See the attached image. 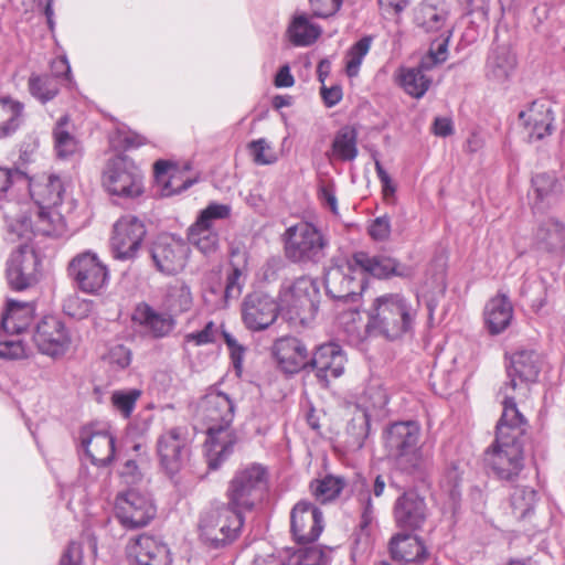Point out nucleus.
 I'll return each mask as SVG.
<instances>
[{
    "label": "nucleus",
    "instance_id": "obj_1",
    "mask_svg": "<svg viewBox=\"0 0 565 565\" xmlns=\"http://www.w3.org/2000/svg\"><path fill=\"white\" fill-rule=\"evenodd\" d=\"M70 189V180L43 174L30 181V198H0L3 220H9V237H63L77 231L81 227L78 204Z\"/></svg>",
    "mask_w": 565,
    "mask_h": 565
},
{
    "label": "nucleus",
    "instance_id": "obj_2",
    "mask_svg": "<svg viewBox=\"0 0 565 565\" xmlns=\"http://www.w3.org/2000/svg\"><path fill=\"white\" fill-rule=\"evenodd\" d=\"M235 416L233 399L210 387L195 406V417L206 425L205 457L211 470L218 469L233 454L237 436L231 425Z\"/></svg>",
    "mask_w": 565,
    "mask_h": 565
},
{
    "label": "nucleus",
    "instance_id": "obj_3",
    "mask_svg": "<svg viewBox=\"0 0 565 565\" xmlns=\"http://www.w3.org/2000/svg\"><path fill=\"white\" fill-rule=\"evenodd\" d=\"M526 420L511 397H505L504 409L497 424L495 440L486 452V462L503 480L518 476L523 467V443Z\"/></svg>",
    "mask_w": 565,
    "mask_h": 565
},
{
    "label": "nucleus",
    "instance_id": "obj_4",
    "mask_svg": "<svg viewBox=\"0 0 565 565\" xmlns=\"http://www.w3.org/2000/svg\"><path fill=\"white\" fill-rule=\"evenodd\" d=\"M417 308L418 302L414 305L401 292L381 295L369 309L366 331L387 340H397L413 331Z\"/></svg>",
    "mask_w": 565,
    "mask_h": 565
},
{
    "label": "nucleus",
    "instance_id": "obj_5",
    "mask_svg": "<svg viewBox=\"0 0 565 565\" xmlns=\"http://www.w3.org/2000/svg\"><path fill=\"white\" fill-rule=\"evenodd\" d=\"M420 436V425L415 420L395 422L383 434L384 448L395 468L415 478H422L429 468V459L419 446Z\"/></svg>",
    "mask_w": 565,
    "mask_h": 565
},
{
    "label": "nucleus",
    "instance_id": "obj_6",
    "mask_svg": "<svg viewBox=\"0 0 565 565\" xmlns=\"http://www.w3.org/2000/svg\"><path fill=\"white\" fill-rule=\"evenodd\" d=\"M285 257L292 264L320 263L327 255V235L310 222H299L287 227L281 235Z\"/></svg>",
    "mask_w": 565,
    "mask_h": 565
},
{
    "label": "nucleus",
    "instance_id": "obj_7",
    "mask_svg": "<svg viewBox=\"0 0 565 565\" xmlns=\"http://www.w3.org/2000/svg\"><path fill=\"white\" fill-rule=\"evenodd\" d=\"M320 290L318 281L301 276L285 282L279 291V309L289 320L301 324L313 319L319 306Z\"/></svg>",
    "mask_w": 565,
    "mask_h": 565
},
{
    "label": "nucleus",
    "instance_id": "obj_8",
    "mask_svg": "<svg viewBox=\"0 0 565 565\" xmlns=\"http://www.w3.org/2000/svg\"><path fill=\"white\" fill-rule=\"evenodd\" d=\"M243 524L242 511L231 503L211 505L200 516V536L211 546L218 547L236 540Z\"/></svg>",
    "mask_w": 565,
    "mask_h": 565
},
{
    "label": "nucleus",
    "instance_id": "obj_9",
    "mask_svg": "<svg viewBox=\"0 0 565 565\" xmlns=\"http://www.w3.org/2000/svg\"><path fill=\"white\" fill-rule=\"evenodd\" d=\"M230 204L211 202L198 213L195 222L188 228L189 244L206 256L214 255L220 248L221 235L218 221L230 218Z\"/></svg>",
    "mask_w": 565,
    "mask_h": 565
},
{
    "label": "nucleus",
    "instance_id": "obj_10",
    "mask_svg": "<svg viewBox=\"0 0 565 565\" xmlns=\"http://www.w3.org/2000/svg\"><path fill=\"white\" fill-rule=\"evenodd\" d=\"M33 237L10 238L9 220H4V239L9 243L18 244V248L11 253L8 259L6 270L8 284L13 290H24L38 281L40 262L35 252L29 246Z\"/></svg>",
    "mask_w": 565,
    "mask_h": 565
},
{
    "label": "nucleus",
    "instance_id": "obj_11",
    "mask_svg": "<svg viewBox=\"0 0 565 565\" xmlns=\"http://www.w3.org/2000/svg\"><path fill=\"white\" fill-rule=\"evenodd\" d=\"M328 296L343 302H355L366 287L361 268L354 264V256L337 262L324 275Z\"/></svg>",
    "mask_w": 565,
    "mask_h": 565
},
{
    "label": "nucleus",
    "instance_id": "obj_12",
    "mask_svg": "<svg viewBox=\"0 0 565 565\" xmlns=\"http://www.w3.org/2000/svg\"><path fill=\"white\" fill-rule=\"evenodd\" d=\"M267 489V471L258 463L246 466L234 475L227 489L228 503L239 511L252 510Z\"/></svg>",
    "mask_w": 565,
    "mask_h": 565
},
{
    "label": "nucleus",
    "instance_id": "obj_13",
    "mask_svg": "<svg viewBox=\"0 0 565 565\" xmlns=\"http://www.w3.org/2000/svg\"><path fill=\"white\" fill-rule=\"evenodd\" d=\"M103 185L113 195L135 198L142 192V175L134 160L119 154L107 161L103 171Z\"/></svg>",
    "mask_w": 565,
    "mask_h": 565
},
{
    "label": "nucleus",
    "instance_id": "obj_14",
    "mask_svg": "<svg viewBox=\"0 0 565 565\" xmlns=\"http://www.w3.org/2000/svg\"><path fill=\"white\" fill-rule=\"evenodd\" d=\"M68 273L77 287L86 294H97L109 279L107 266L90 250L76 255L70 262Z\"/></svg>",
    "mask_w": 565,
    "mask_h": 565
},
{
    "label": "nucleus",
    "instance_id": "obj_15",
    "mask_svg": "<svg viewBox=\"0 0 565 565\" xmlns=\"http://www.w3.org/2000/svg\"><path fill=\"white\" fill-rule=\"evenodd\" d=\"M157 452L166 472L173 477L178 473L190 455V438L185 427H173L160 435Z\"/></svg>",
    "mask_w": 565,
    "mask_h": 565
},
{
    "label": "nucleus",
    "instance_id": "obj_16",
    "mask_svg": "<svg viewBox=\"0 0 565 565\" xmlns=\"http://www.w3.org/2000/svg\"><path fill=\"white\" fill-rule=\"evenodd\" d=\"M540 369L537 355L533 351L522 350L513 353L510 363L507 366L509 381L500 388V395L503 397L504 406L505 397H511L515 404V395L511 392L525 391L526 384L537 379Z\"/></svg>",
    "mask_w": 565,
    "mask_h": 565
},
{
    "label": "nucleus",
    "instance_id": "obj_17",
    "mask_svg": "<svg viewBox=\"0 0 565 565\" xmlns=\"http://www.w3.org/2000/svg\"><path fill=\"white\" fill-rule=\"evenodd\" d=\"M115 509L120 523L128 529L145 526L156 515L152 500L135 489L119 493Z\"/></svg>",
    "mask_w": 565,
    "mask_h": 565
},
{
    "label": "nucleus",
    "instance_id": "obj_18",
    "mask_svg": "<svg viewBox=\"0 0 565 565\" xmlns=\"http://www.w3.org/2000/svg\"><path fill=\"white\" fill-rule=\"evenodd\" d=\"M146 235L145 224L134 215L120 217L114 225L111 248L115 258L128 260L136 257Z\"/></svg>",
    "mask_w": 565,
    "mask_h": 565
},
{
    "label": "nucleus",
    "instance_id": "obj_19",
    "mask_svg": "<svg viewBox=\"0 0 565 565\" xmlns=\"http://www.w3.org/2000/svg\"><path fill=\"white\" fill-rule=\"evenodd\" d=\"M39 352L58 358L68 350L71 335L65 324L56 317H44L35 327L32 335Z\"/></svg>",
    "mask_w": 565,
    "mask_h": 565
},
{
    "label": "nucleus",
    "instance_id": "obj_20",
    "mask_svg": "<svg viewBox=\"0 0 565 565\" xmlns=\"http://www.w3.org/2000/svg\"><path fill=\"white\" fill-rule=\"evenodd\" d=\"M324 527L322 512L313 503L301 500L290 511V532L299 544L315 542Z\"/></svg>",
    "mask_w": 565,
    "mask_h": 565
},
{
    "label": "nucleus",
    "instance_id": "obj_21",
    "mask_svg": "<svg viewBox=\"0 0 565 565\" xmlns=\"http://www.w3.org/2000/svg\"><path fill=\"white\" fill-rule=\"evenodd\" d=\"M347 354L341 345L334 342L319 345L310 358L309 366L312 369L318 382L327 387L331 381L343 375Z\"/></svg>",
    "mask_w": 565,
    "mask_h": 565
},
{
    "label": "nucleus",
    "instance_id": "obj_22",
    "mask_svg": "<svg viewBox=\"0 0 565 565\" xmlns=\"http://www.w3.org/2000/svg\"><path fill=\"white\" fill-rule=\"evenodd\" d=\"M189 252V246L182 239L162 235L153 243L151 257L160 273L175 275L184 268Z\"/></svg>",
    "mask_w": 565,
    "mask_h": 565
},
{
    "label": "nucleus",
    "instance_id": "obj_23",
    "mask_svg": "<svg viewBox=\"0 0 565 565\" xmlns=\"http://www.w3.org/2000/svg\"><path fill=\"white\" fill-rule=\"evenodd\" d=\"M130 565H171L168 545L158 537L141 534L131 539L126 546Z\"/></svg>",
    "mask_w": 565,
    "mask_h": 565
},
{
    "label": "nucleus",
    "instance_id": "obj_24",
    "mask_svg": "<svg viewBox=\"0 0 565 565\" xmlns=\"http://www.w3.org/2000/svg\"><path fill=\"white\" fill-rule=\"evenodd\" d=\"M81 448L93 465L108 466L115 458V436L106 429L85 426L78 436Z\"/></svg>",
    "mask_w": 565,
    "mask_h": 565
},
{
    "label": "nucleus",
    "instance_id": "obj_25",
    "mask_svg": "<svg viewBox=\"0 0 565 565\" xmlns=\"http://www.w3.org/2000/svg\"><path fill=\"white\" fill-rule=\"evenodd\" d=\"M278 310H280L279 303L271 297L263 294H252L243 302V321L249 330H264L275 322Z\"/></svg>",
    "mask_w": 565,
    "mask_h": 565
},
{
    "label": "nucleus",
    "instance_id": "obj_26",
    "mask_svg": "<svg viewBox=\"0 0 565 565\" xmlns=\"http://www.w3.org/2000/svg\"><path fill=\"white\" fill-rule=\"evenodd\" d=\"M273 355L278 366L288 374L298 373L310 363L307 347L294 337L278 339L273 345Z\"/></svg>",
    "mask_w": 565,
    "mask_h": 565
},
{
    "label": "nucleus",
    "instance_id": "obj_27",
    "mask_svg": "<svg viewBox=\"0 0 565 565\" xmlns=\"http://www.w3.org/2000/svg\"><path fill=\"white\" fill-rule=\"evenodd\" d=\"M354 264H358L362 270V275L376 278H388L391 276L408 278L413 275L412 267L401 264L393 257L388 256H370L367 253L358 252L353 254Z\"/></svg>",
    "mask_w": 565,
    "mask_h": 565
},
{
    "label": "nucleus",
    "instance_id": "obj_28",
    "mask_svg": "<svg viewBox=\"0 0 565 565\" xmlns=\"http://www.w3.org/2000/svg\"><path fill=\"white\" fill-rule=\"evenodd\" d=\"M218 337H222L230 350L232 363L236 370L242 366L245 349L241 345L237 340L227 331L223 329L222 323L215 321H209L204 328L200 331L190 332L184 335L186 343L194 344L196 347L206 345L216 342Z\"/></svg>",
    "mask_w": 565,
    "mask_h": 565
},
{
    "label": "nucleus",
    "instance_id": "obj_29",
    "mask_svg": "<svg viewBox=\"0 0 565 565\" xmlns=\"http://www.w3.org/2000/svg\"><path fill=\"white\" fill-rule=\"evenodd\" d=\"M426 510V503L422 497L414 491L405 492L395 502L394 519L401 529L418 530L425 523Z\"/></svg>",
    "mask_w": 565,
    "mask_h": 565
},
{
    "label": "nucleus",
    "instance_id": "obj_30",
    "mask_svg": "<svg viewBox=\"0 0 565 565\" xmlns=\"http://www.w3.org/2000/svg\"><path fill=\"white\" fill-rule=\"evenodd\" d=\"M132 321L154 339L168 337L175 327V319L168 312H160L147 302L136 306Z\"/></svg>",
    "mask_w": 565,
    "mask_h": 565
},
{
    "label": "nucleus",
    "instance_id": "obj_31",
    "mask_svg": "<svg viewBox=\"0 0 565 565\" xmlns=\"http://www.w3.org/2000/svg\"><path fill=\"white\" fill-rule=\"evenodd\" d=\"M519 119L531 139L540 140L552 134L554 115L546 100L533 102L526 109L520 111Z\"/></svg>",
    "mask_w": 565,
    "mask_h": 565
},
{
    "label": "nucleus",
    "instance_id": "obj_32",
    "mask_svg": "<svg viewBox=\"0 0 565 565\" xmlns=\"http://www.w3.org/2000/svg\"><path fill=\"white\" fill-rule=\"evenodd\" d=\"M516 57L507 45H494L487 57L486 77L494 84H504L515 72Z\"/></svg>",
    "mask_w": 565,
    "mask_h": 565
},
{
    "label": "nucleus",
    "instance_id": "obj_33",
    "mask_svg": "<svg viewBox=\"0 0 565 565\" xmlns=\"http://www.w3.org/2000/svg\"><path fill=\"white\" fill-rule=\"evenodd\" d=\"M392 558L402 565H422L427 558V551L416 535L396 534L390 542Z\"/></svg>",
    "mask_w": 565,
    "mask_h": 565
},
{
    "label": "nucleus",
    "instance_id": "obj_34",
    "mask_svg": "<svg viewBox=\"0 0 565 565\" xmlns=\"http://www.w3.org/2000/svg\"><path fill=\"white\" fill-rule=\"evenodd\" d=\"M535 245L541 252L565 254V224L556 218L542 222L535 233Z\"/></svg>",
    "mask_w": 565,
    "mask_h": 565
},
{
    "label": "nucleus",
    "instance_id": "obj_35",
    "mask_svg": "<svg viewBox=\"0 0 565 565\" xmlns=\"http://www.w3.org/2000/svg\"><path fill=\"white\" fill-rule=\"evenodd\" d=\"M78 483L92 499L108 500L110 497V471L106 466L92 463L83 468Z\"/></svg>",
    "mask_w": 565,
    "mask_h": 565
},
{
    "label": "nucleus",
    "instance_id": "obj_36",
    "mask_svg": "<svg viewBox=\"0 0 565 565\" xmlns=\"http://www.w3.org/2000/svg\"><path fill=\"white\" fill-rule=\"evenodd\" d=\"M484 322L491 334L503 332L511 323L513 308L508 296L499 294L491 298L484 307Z\"/></svg>",
    "mask_w": 565,
    "mask_h": 565
},
{
    "label": "nucleus",
    "instance_id": "obj_37",
    "mask_svg": "<svg viewBox=\"0 0 565 565\" xmlns=\"http://www.w3.org/2000/svg\"><path fill=\"white\" fill-rule=\"evenodd\" d=\"M448 13L444 0H424L415 11V23L426 32H437L444 28Z\"/></svg>",
    "mask_w": 565,
    "mask_h": 565
},
{
    "label": "nucleus",
    "instance_id": "obj_38",
    "mask_svg": "<svg viewBox=\"0 0 565 565\" xmlns=\"http://www.w3.org/2000/svg\"><path fill=\"white\" fill-rule=\"evenodd\" d=\"M322 29L306 13L295 14L286 34L294 46L306 47L312 45L321 35Z\"/></svg>",
    "mask_w": 565,
    "mask_h": 565
},
{
    "label": "nucleus",
    "instance_id": "obj_39",
    "mask_svg": "<svg viewBox=\"0 0 565 565\" xmlns=\"http://www.w3.org/2000/svg\"><path fill=\"white\" fill-rule=\"evenodd\" d=\"M34 307L30 302H21L8 299L7 307L1 318V326L7 331L20 334L31 323Z\"/></svg>",
    "mask_w": 565,
    "mask_h": 565
},
{
    "label": "nucleus",
    "instance_id": "obj_40",
    "mask_svg": "<svg viewBox=\"0 0 565 565\" xmlns=\"http://www.w3.org/2000/svg\"><path fill=\"white\" fill-rule=\"evenodd\" d=\"M24 121V105L12 97H0V138L13 135Z\"/></svg>",
    "mask_w": 565,
    "mask_h": 565
},
{
    "label": "nucleus",
    "instance_id": "obj_41",
    "mask_svg": "<svg viewBox=\"0 0 565 565\" xmlns=\"http://www.w3.org/2000/svg\"><path fill=\"white\" fill-rule=\"evenodd\" d=\"M67 117H62L54 131V149L57 158L62 160H76L82 154L81 142L67 129Z\"/></svg>",
    "mask_w": 565,
    "mask_h": 565
},
{
    "label": "nucleus",
    "instance_id": "obj_42",
    "mask_svg": "<svg viewBox=\"0 0 565 565\" xmlns=\"http://www.w3.org/2000/svg\"><path fill=\"white\" fill-rule=\"evenodd\" d=\"M396 81L404 92L414 98H422L431 83V79L425 75L422 67L398 68Z\"/></svg>",
    "mask_w": 565,
    "mask_h": 565
},
{
    "label": "nucleus",
    "instance_id": "obj_43",
    "mask_svg": "<svg viewBox=\"0 0 565 565\" xmlns=\"http://www.w3.org/2000/svg\"><path fill=\"white\" fill-rule=\"evenodd\" d=\"M193 305V297L190 287L183 281H175L168 286L163 306L167 312L174 316L188 312Z\"/></svg>",
    "mask_w": 565,
    "mask_h": 565
},
{
    "label": "nucleus",
    "instance_id": "obj_44",
    "mask_svg": "<svg viewBox=\"0 0 565 565\" xmlns=\"http://www.w3.org/2000/svg\"><path fill=\"white\" fill-rule=\"evenodd\" d=\"M358 132L351 126L342 127L334 136L329 159L353 161L358 157Z\"/></svg>",
    "mask_w": 565,
    "mask_h": 565
},
{
    "label": "nucleus",
    "instance_id": "obj_45",
    "mask_svg": "<svg viewBox=\"0 0 565 565\" xmlns=\"http://www.w3.org/2000/svg\"><path fill=\"white\" fill-rule=\"evenodd\" d=\"M388 403V394L379 380H372L359 398L356 408L367 411L373 417L381 416Z\"/></svg>",
    "mask_w": 565,
    "mask_h": 565
},
{
    "label": "nucleus",
    "instance_id": "obj_46",
    "mask_svg": "<svg viewBox=\"0 0 565 565\" xmlns=\"http://www.w3.org/2000/svg\"><path fill=\"white\" fill-rule=\"evenodd\" d=\"M330 553V548L319 546L300 547L295 551L286 550V565H328Z\"/></svg>",
    "mask_w": 565,
    "mask_h": 565
},
{
    "label": "nucleus",
    "instance_id": "obj_47",
    "mask_svg": "<svg viewBox=\"0 0 565 565\" xmlns=\"http://www.w3.org/2000/svg\"><path fill=\"white\" fill-rule=\"evenodd\" d=\"M344 486V478L327 475L323 478L312 480L310 482V491L317 501L324 504L335 500Z\"/></svg>",
    "mask_w": 565,
    "mask_h": 565
},
{
    "label": "nucleus",
    "instance_id": "obj_48",
    "mask_svg": "<svg viewBox=\"0 0 565 565\" xmlns=\"http://www.w3.org/2000/svg\"><path fill=\"white\" fill-rule=\"evenodd\" d=\"M373 43V36L364 35L356 41L345 54V74L350 77H356L364 57L369 54Z\"/></svg>",
    "mask_w": 565,
    "mask_h": 565
},
{
    "label": "nucleus",
    "instance_id": "obj_49",
    "mask_svg": "<svg viewBox=\"0 0 565 565\" xmlns=\"http://www.w3.org/2000/svg\"><path fill=\"white\" fill-rule=\"evenodd\" d=\"M29 90L42 103L53 99L58 92L57 79L50 75H32L29 79Z\"/></svg>",
    "mask_w": 565,
    "mask_h": 565
},
{
    "label": "nucleus",
    "instance_id": "obj_50",
    "mask_svg": "<svg viewBox=\"0 0 565 565\" xmlns=\"http://www.w3.org/2000/svg\"><path fill=\"white\" fill-rule=\"evenodd\" d=\"M533 192L541 202L551 200L562 192V184L553 173H539L532 179Z\"/></svg>",
    "mask_w": 565,
    "mask_h": 565
},
{
    "label": "nucleus",
    "instance_id": "obj_51",
    "mask_svg": "<svg viewBox=\"0 0 565 565\" xmlns=\"http://www.w3.org/2000/svg\"><path fill=\"white\" fill-rule=\"evenodd\" d=\"M536 492L526 486H516L510 494V502L513 513L518 518H525L533 509Z\"/></svg>",
    "mask_w": 565,
    "mask_h": 565
},
{
    "label": "nucleus",
    "instance_id": "obj_52",
    "mask_svg": "<svg viewBox=\"0 0 565 565\" xmlns=\"http://www.w3.org/2000/svg\"><path fill=\"white\" fill-rule=\"evenodd\" d=\"M15 332L7 331L0 326V358L6 360H19L26 356L23 342L18 339Z\"/></svg>",
    "mask_w": 565,
    "mask_h": 565
},
{
    "label": "nucleus",
    "instance_id": "obj_53",
    "mask_svg": "<svg viewBox=\"0 0 565 565\" xmlns=\"http://www.w3.org/2000/svg\"><path fill=\"white\" fill-rule=\"evenodd\" d=\"M546 282L537 276L527 277L521 288V295L527 298L529 303L534 309H540L546 301Z\"/></svg>",
    "mask_w": 565,
    "mask_h": 565
},
{
    "label": "nucleus",
    "instance_id": "obj_54",
    "mask_svg": "<svg viewBox=\"0 0 565 565\" xmlns=\"http://www.w3.org/2000/svg\"><path fill=\"white\" fill-rule=\"evenodd\" d=\"M372 417V414H370L367 411L356 408L355 414L349 423L348 431L350 435H352V437H354V444L356 448H362L364 440L369 436L370 420Z\"/></svg>",
    "mask_w": 565,
    "mask_h": 565
},
{
    "label": "nucleus",
    "instance_id": "obj_55",
    "mask_svg": "<svg viewBox=\"0 0 565 565\" xmlns=\"http://www.w3.org/2000/svg\"><path fill=\"white\" fill-rule=\"evenodd\" d=\"M110 143L116 149L130 150L147 143V139L126 126H119L110 137Z\"/></svg>",
    "mask_w": 565,
    "mask_h": 565
},
{
    "label": "nucleus",
    "instance_id": "obj_56",
    "mask_svg": "<svg viewBox=\"0 0 565 565\" xmlns=\"http://www.w3.org/2000/svg\"><path fill=\"white\" fill-rule=\"evenodd\" d=\"M140 396L141 391L137 388L115 391L111 394V404L125 418H128L134 412L136 402Z\"/></svg>",
    "mask_w": 565,
    "mask_h": 565
},
{
    "label": "nucleus",
    "instance_id": "obj_57",
    "mask_svg": "<svg viewBox=\"0 0 565 565\" xmlns=\"http://www.w3.org/2000/svg\"><path fill=\"white\" fill-rule=\"evenodd\" d=\"M248 150L253 161L258 166L273 164L277 161L276 152L273 150L270 142L265 138L250 141Z\"/></svg>",
    "mask_w": 565,
    "mask_h": 565
},
{
    "label": "nucleus",
    "instance_id": "obj_58",
    "mask_svg": "<svg viewBox=\"0 0 565 565\" xmlns=\"http://www.w3.org/2000/svg\"><path fill=\"white\" fill-rule=\"evenodd\" d=\"M465 471V463L461 461L451 462L446 470L443 487L447 489L450 498L455 501L459 497V486L461 483V476Z\"/></svg>",
    "mask_w": 565,
    "mask_h": 565
},
{
    "label": "nucleus",
    "instance_id": "obj_59",
    "mask_svg": "<svg viewBox=\"0 0 565 565\" xmlns=\"http://www.w3.org/2000/svg\"><path fill=\"white\" fill-rule=\"evenodd\" d=\"M194 183L192 179H183L182 172L177 169L173 170L171 174L168 175L166 181H163L162 185V194L166 196L181 193L182 191L189 189Z\"/></svg>",
    "mask_w": 565,
    "mask_h": 565
},
{
    "label": "nucleus",
    "instance_id": "obj_60",
    "mask_svg": "<svg viewBox=\"0 0 565 565\" xmlns=\"http://www.w3.org/2000/svg\"><path fill=\"white\" fill-rule=\"evenodd\" d=\"M392 232L391 220L387 215L375 217L367 226L370 237L375 242H385Z\"/></svg>",
    "mask_w": 565,
    "mask_h": 565
},
{
    "label": "nucleus",
    "instance_id": "obj_61",
    "mask_svg": "<svg viewBox=\"0 0 565 565\" xmlns=\"http://www.w3.org/2000/svg\"><path fill=\"white\" fill-rule=\"evenodd\" d=\"M242 268H239V264H235L232 268V271L227 275L226 285L224 290V297L226 300L236 299L239 297L242 292Z\"/></svg>",
    "mask_w": 565,
    "mask_h": 565
},
{
    "label": "nucleus",
    "instance_id": "obj_62",
    "mask_svg": "<svg viewBox=\"0 0 565 565\" xmlns=\"http://www.w3.org/2000/svg\"><path fill=\"white\" fill-rule=\"evenodd\" d=\"M106 360L110 365L122 370L129 366L131 362V352L125 345L117 344L110 348L108 354L106 355Z\"/></svg>",
    "mask_w": 565,
    "mask_h": 565
},
{
    "label": "nucleus",
    "instance_id": "obj_63",
    "mask_svg": "<svg viewBox=\"0 0 565 565\" xmlns=\"http://www.w3.org/2000/svg\"><path fill=\"white\" fill-rule=\"evenodd\" d=\"M310 6L316 17L328 18L339 11L342 0H310Z\"/></svg>",
    "mask_w": 565,
    "mask_h": 565
},
{
    "label": "nucleus",
    "instance_id": "obj_64",
    "mask_svg": "<svg viewBox=\"0 0 565 565\" xmlns=\"http://www.w3.org/2000/svg\"><path fill=\"white\" fill-rule=\"evenodd\" d=\"M440 41H434L429 50V57L435 64L441 63L447 57V47L450 38V30L447 29L443 32Z\"/></svg>",
    "mask_w": 565,
    "mask_h": 565
}]
</instances>
